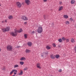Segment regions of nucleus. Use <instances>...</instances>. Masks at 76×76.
<instances>
[{
	"instance_id": "1",
	"label": "nucleus",
	"mask_w": 76,
	"mask_h": 76,
	"mask_svg": "<svg viewBox=\"0 0 76 76\" xmlns=\"http://www.w3.org/2000/svg\"><path fill=\"white\" fill-rule=\"evenodd\" d=\"M15 32H11L10 33V34L12 36V37H16V36H17L18 35V33L15 29H14Z\"/></svg>"
},
{
	"instance_id": "2",
	"label": "nucleus",
	"mask_w": 76,
	"mask_h": 76,
	"mask_svg": "<svg viewBox=\"0 0 76 76\" xmlns=\"http://www.w3.org/2000/svg\"><path fill=\"white\" fill-rule=\"evenodd\" d=\"M10 27H6V28H3L1 29V30L3 31L4 32H6L7 31H9L10 30Z\"/></svg>"
},
{
	"instance_id": "3",
	"label": "nucleus",
	"mask_w": 76,
	"mask_h": 76,
	"mask_svg": "<svg viewBox=\"0 0 76 76\" xmlns=\"http://www.w3.org/2000/svg\"><path fill=\"white\" fill-rule=\"evenodd\" d=\"M43 31V29H42V27H39L37 30V32L38 33L41 34L42 33V32Z\"/></svg>"
},
{
	"instance_id": "4",
	"label": "nucleus",
	"mask_w": 76,
	"mask_h": 76,
	"mask_svg": "<svg viewBox=\"0 0 76 76\" xmlns=\"http://www.w3.org/2000/svg\"><path fill=\"white\" fill-rule=\"evenodd\" d=\"M13 48V47L11 45H9L7 46V49L8 51H11L12 50V48Z\"/></svg>"
},
{
	"instance_id": "5",
	"label": "nucleus",
	"mask_w": 76,
	"mask_h": 76,
	"mask_svg": "<svg viewBox=\"0 0 76 76\" xmlns=\"http://www.w3.org/2000/svg\"><path fill=\"white\" fill-rule=\"evenodd\" d=\"M22 19L24 20H28V17L25 16H23L21 17Z\"/></svg>"
},
{
	"instance_id": "6",
	"label": "nucleus",
	"mask_w": 76,
	"mask_h": 76,
	"mask_svg": "<svg viewBox=\"0 0 76 76\" xmlns=\"http://www.w3.org/2000/svg\"><path fill=\"white\" fill-rule=\"evenodd\" d=\"M25 3L27 5H29L31 4V1L30 0H25Z\"/></svg>"
},
{
	"instance_id": "7",
	"label": "nucleus",
	"mask_w": 76,
	"mask_h": 76,
	"mask_svg": "<svg viewBox=\"0 0 76 76\" xmlns=\"http://www.w3.org/2000/svg\"><path fill=\"white\" fill-rule=\"evenodd\" d=\"M16 4L18 7L20 8L21 6H22V4L20 3V2H17L16 3Z\"/></svg>"
},
{
	"instance_id": "8",
	"label": "nucleus",
	"mask_w": 76,
	"mask_h": 76,
	"mask_svg": "<svg viewBox=\"0 0 76 76\" xmlns=\"http://www.w3.org/2000/svg\"><path fill=\"white\" fill-rule=\"evenodd\" d=\"M15 30L17 32V33H20V32H22V31H23V30H22V29L20 28L19 30H18L16 29H15Z\"/></svg>"
},
{
	"instance_id": "9",
	"label": "nucleus",
	"mask_w": 76,
	"mask_h": 76,
	"mask_svg": "<svg viewBox=\"0 0 76 76\" xmlns=\"http://www.w3.org/2000/svg\"><path fill=\"white\" fill-rule=\"evenodd\" d=\"M25 53H26L27 54L28 53H30L31 52V50L29 49H26L25 50Z\"/></svg>"
},
{
	"instance_id": "10",
	"label": "nucleus",
	"mask_w": 76,
	"mask_h": 76,
	"mask_svg": "<svg viewBox=\"0 0 76 76\" xmlns=\"http://www.w3.org/2000/svg\"><path fill=\"white\" fill-rule=\"evenodd\" d=\"M18 71L17 70H16V69H13L12 71L10 72V75H12V74H13V72H17Z\"/></svg>"
},
{
	"instance_id": "11",
	"label": "nucleus",
	"mask_w": 76,
	"mask_h": 76,
	"mask_svg": "<svg viewBox=\"0 0 76 76\" xmlns=\"http://www.w3.org/2000/svg\"><path fill=\"white\" fill-rule=\"evenodd\" d=\"M27 45L29 47H31L32 45V43L30 42H29L27 43Z\"/></svg>"
},
{
	"instance_id": "12",
	"label": "nucleus",
	"mask_w": 76,
	"mask_h": 76,
	"mask_svg": "<svg viewBox=\"0 0 76 76\" xmlns=\"http://www.w3.org/2000/svg\"><path fill=\"white\" fill-rule=\"evenodd\" d=\"M41 64L39 63H37V67L39 69H41V67L40 66Z\"/></svg>"
},
{
	"instance_id": "13",
	"label": "nucleus",
	"mask_w": 76,
	"mask_h": 76,
	"mask_svg": "<svg viewBox=\"0 0 76 76\" xmlns=\"http://www.w3.org/2000/svg\"><path fill=\"white\" fill-rule=\"evenodd\" d=\"M18 75L19 76L22 75H23V71L22 70H20V73H18Z\"/></svg>"
},
{
	"instance_id": "14",
	"label": "nucleus",
	"mask_w": 76,
	"mask_h": 76,
	"mask_svg": "<svg viewBox=\"0 0 76 76\" xmlns=\"http://www.w3.org/2000/svg\"><path fill=\"white\" fill-rule=\"evenodd\" d=\"M50 58L52 59H54L56 58V56L53 55H51L50 56Z\"/></svg>"
},
{
	"instance_id": "15",
	"label": "nucleus",
	"mask_w": 76,
	"mask_h": 76,
	"mask_svg": "<svg viewBox=\"0 0 76 76\" xmlns=\"http://www.w3.org/2000/svg\"><path fill=\"white\" fill-rule=\"evenodd\" d=\"M63 17L65 19H67L69 18V16L66 15H64L63 16Z\"/></svg>"
},
{
	"instance_id": "16",
	"label": "nucleus",
	"mask_w": 76,
	"mask_h": 76,
	"mask_svg": "<svg viewBox=\"0 0 76 76\" xmlns=\"http://www.w3.org/2000/svg\"><path fill=\"white\" fill-rule=\"evenodd\" d=\"M63 6L59 7L58 11H61V10H63Z\"/></svg>"
},
{
	"instance_id": "17",
	"label": "nucleus",
	"mask_w": 76,
	"mask_h": 76,
	"mask_svg": "<svg viewBox=\"0 0 76 76\" xmlns=\"http://www.w3.org/2000/svg\"><path fill=\"white\" fill-rule=\"evenodd\" d=\"M20 60L21 61H23V60L25 61V60H26V58L25 57H22L20 59Z\"/></svg>"
},
{
	"instance_id": "18",
	"label": "nucleus",
	"mask_w": 76,
	"mask_h": 76,
	"mask_svg": "<svg viewBox=\"0 0 76 76\" xmlns=\"http://www.w3.org/2000/svg\"><path fill=\"white\" fill-rule=\"evenodd\" d=\"M75 3V0H71V3L72 4H74Z\"/></svg>"
},
{
	"instance_id": "19",
	"label": "nucleus",
	"mask_w": 76,
	"mask_h": 76,
	"mask_svg": "<svg viewBox=\"0 0 76 76\" xmlns=\"http://www.w3.org/2000/svg\"><path fill=\"white\" fill-rule=\"evenodd\" d=\"M71 42L72 43H74V42H75V40L74 39H73V38H72L71 39Z\"/></svg>"
},
{
	"instance_id": "20",
	"label": "nucleus",
	"mask_w": 76,
	"mask_h": 76,
	"mask_svg": "<svg viewBox=\"0 0 76 76\" xmlns=\"http://www.w3.org/2000/svg\"><path fill=\"white\" fill-rule=\"evenodd\" d=\"M8 18L9 19H12L13 17L12 15H10L8 17Z\"/></svg>"
},
{
	"instance_id": "21",
	"label": "nucleus",
	"mask_w": 76,
	"mask_h": 76,
	"mask_svg": "<svg viewBox=\"0 0 76 76\" xmlns=\"http://www.w3.org/2000/svg\"><path fill=\"white\" fill-rule=\"evenodd\" d=\"M55 57H56V58H59V57H60V56L58 55H56L55 56Z\"/></svg>"
},
{
	"instance_id": "22",
	"label": "nucleus",
	"mask_w": 76,
	"mask_h": 76,
	"mask_svg": "<svg viewBox=\"0 0 76 76\" xmlns=\"http://www.w3.org/2000/svg\"><path fill=\"white\" fill-rule=\"evenodd\" d=\"M58 41L59 42H62V39H58Z\"/></svg>"
},
{
	"instance_id": "23",
	"label": "nucleus",
	"mask_w": 76,
	"mask_h": 76,
	"mask_svg": "<svg viewBox=\"0 0 76 76\" xmlns=\"http://www.w3.org/2000/svg\"><path fill=\"white\" fill-rule=\"evenodd\" d=\"M65 23L66 25H69V23H70L69 22V21H66L65 22Z\"/></svg>"
},
{
	"instance_id": "24",
	"label": "nucleus",
	"mask_w": 76,
	"mask_h": 76,
	"mask_svg": "<svg viewBox=\"0 0 76 76\" xmlns=\"http://www.w3.org/2000/svg\"><path fill=\"white\" fill-rule=\"evenodd\" d=\"M20 64H21V65H23L24 64V62L23 61H20Z\"/></svg>"
},
{
	"instance_id": "25",
	"label": "nucleus",
	"mask_w": 76,
	"mask_h": 76,
	"mask_svg": "<svg viewBox=\"0 0 76 76\" xmlns=\"http://www.w3.org/2000/svg\"><path fill=\"white\" fill-rule=\"evenodd\" d=\"M46 48L48 50H50V49L51 48H50L49 46H48L46 47Z\"/></svg>"
},
{
	"instance_id": "26",
	"label": "nucleus",
	"mask_w": 76,
	"mask_h": 76,
	"mask_svg": "<svg viewBox=\"0 0 76 76\" xmlns=\"http://www.w3.org/2000/svg\"><path fill=\"white\" fill-rule=\"evenodd\" d=\"M19 67V65L17 64H15L14 65V68H16V67Z\"/></svg>"
},
{
	"instance_id": "27",
	"label": "nucleus",
	"mask_w": 76,
	"mask_h": 76,
	"mask_svg": "<svg viewBox=\"0 0 76 76\" xmlns=\"http://www.w3.org/2000/svg\"><path fill=\"white\" fill-rule=\"evenodd\" d=\"M53 46L54 47H56V44L54 43H53Z\"/></svg>"
},
{
	"instance_id": "28",
	"label": "nucleus",
	"mask_w": 76,
	"mask_h": 76,
	"mask_svg": "<svg viewBox=\"0 0 76 76\" xmlns=\"http://www.w3.org/2000/svg\"><path fill=\"white\" fill-rule=\"evenodd\" d=\"M45 56V55L44 54V53H43L42 54L41 56L42 57H43Z\"/></svg>"
},
{
	"instance_id": "29",
	"label": "nucleus",
	"mask_w": 76,
	"mask_h": 76,
	"mask_svg": "<svg viewBox=\"0 0 76 76\" xmlns=\"http://www.w3.org/2000/svg\"><path fill=\"white\" fill-rule=\"evenodd\" d=\"M24 37L25 38H27V34H24Z\"/></svg>"
},
{
	"instance_id": "30",
	"label": "nucleus",
	"mask_w": 76,
	"mask_h": 76,
	"mask_svg": "<svg viewBox=\"0 0 76 76\" xmlns=\"http://www.w3.org/2000/svg\"><path fill=\"white\" fill-rule=\"evenodd\" d=\"M62 39L63 41H64V40H66V38H65L64 37H62Z\"/></svg>"
},
{
	"instance_id": "31",
	"label": "nucleus",
	"mask_w": 76,
	"mask_h": 76,
	"mask_svg": "<svg viewBox=\"0 0 76 76\" xmlns=\"http://www.w3.org/2000/svg\"><path fill=\"white\" fill-rule=\"evenodd\" d=\"M44 54H45V56H46L48 55V53H44Z\"/></svg>"
},
{
	"instance_id": "32",
	"label": "nucleus",
	"mask_w": 76,
	"mask_h": 76,
	"mask_svg": "<svg viewBox=\"0 0 76 76\" xmlns=\"http://www.w3.org/2000/svg\"><path fill=\"white\" fill-rule=\"evenodd\" d=\"M66 42H69V39H66Z\"/></svg>"
},
{
	"instance_id": "33",
	"label": "nucleus",
	"mask_w": 76,
	"mask_h": 76,
	"mask_svg": "<svg viewBox=\"0 0 76 76\" xmlns=\"http://www.w3.org/2000/svg\"><path fill=\"white\" fill-rule=\"evenodd\" d=\"M62 71V69H59L58 70L59 72H61Z\"/></svg>"
},
{
	"instance_id": "34",
	"label": "nucleus",
	"mask_w": 76,
	"mask_h": 76,
	"mask_svg": "<svg viewBox=\"0 0 76 76\" xmlns=\"http://www.w3.org/2000/svg\"><path fill=\"white\" fill-rule=\"evenodd\" d=\"M74 50L75 51V52L76 53V46L74 47Z\"/></svg>"
},
{
	"instance_id": "35",
	"label": "nucleus",
	"mask_w": 76,
	"mask_h": 76,
	"mask_svg": "<svg viewBox=\"0 0 76 76\" xmlns=\"http://www.w3.org/2000/svg\"><path fill=\"white\" fill-rule=\"evenodd\" d=\"M32 34H35V31H32Z\"/></svg>"
},
{
	"instance_id": "36",
	"label": "nucleus",
	"mask_w": 76,
	"mask_h": 76,
	"mask_svg": "<svg viewBox=\"0 0 76 76\" xmlns=\"http://www.w3.org/2000/svg\"><path fill=\"white\" fill-rule=\"evenodd\" d=\"M69 19L71 20V21H73V18H71Z\"/></svg>"
},
{
	"instance_id": "37",
	"label": "nucleus",
	"mask_w": 76,
	"mask_h": 76,
	"mask_svg": "<svg viewBox=\"0 0 76 76\" xmlns=\"http://www.w3.org/2000/svg\"><path fill=\"white\" fill-rule=\"evenodd\" d=\"M59 48H61V46L60 45H58V48H59Z\"/></svg>"
},
{
	"instance_id": "38",
	"label": "nucleus",
	"mask_w": 76,
	"mask_h": 76,
	"mask_svg": "<svg viewBox=\"0 0 76 76\" xmlns=\"http://www.w3.org/2000/svg\"><path fill=\"white\" fill-rule=\"evenodd\" d=\"M59 4H62V2H61V1H60V2H59Z\"/></svg>"
},
{
	"instance_id": "39",
	"label": "nucleus",
	"mask_w": 76,
	"mask_h": 76,
	"mask_svg": "<svg viewBox=\"0 0 76 76\" xmlns=\"http://www.w3.org/2000/svg\"><path fill=\"white\" fill-rule=\"evenodd\" d=\"M20 47L19 46H18L17 47H15V48H20Z\"/></svg>"
},
{
	"instance_id": "40",
	"label": "nucleus",
	"mask_w": 76,
	"mask_h": 76,
	"mask_svg": "<svg viewBox=\"0 0 76 76\" xmlns=\"http://www.w3.org/2000/svg\"><path fill=\"white\" fill-rule=\"evenodd\" d=\"M28 69V68H26L24 69V70H26Z\"/></svg>"
},
{
	"instance_id": "41",
	"label": "nucleus",
	"mask_w": 76,
	"mask_h": 76,
	"mask_svg": "<svg viewBox=\"0 0 76 76\" xmlns=\"http://www.w3.org/2000/svg\"><path fill=\"white\" fill-rule=\"evenodd\" d=\"M2 70H6V68L5 67H4L3 69H2Z\"/></svg>"
},
{
	"instance_id": "42",
	"label": "nucleus",
	"mask_w": 76,
	"mask_h": 76,
	"mask_svg": "<svg viewBox=\"0 0 76 76\" xmlns=\"http://www.w3.org/2000/svg\"><path fill=\"white\" fill-rule=\"evenodd\" d=\"M43 1L44 2H47V0H43Z\"/></svg>"
},
{
	"instance_id": "43",
	"label": "nucleus",
	"mask_w": 76,
	"mask_h": 76,
	"mask_svg": "<svg viewBox=\"0 0 76 76\" xmlns=\"http://www.w3.org/2000/svg\"><path fill=\"white\" fill-rule=\"evenodd\" d=\"M26 23H27L26 22H25L24 23V25H26Z\"/></svg>"
},
{
	"instance_id": "44",
	"label": "nucleus",
	"mask_w": 76,
	"mask_h": 76,
	"mask_svg": "<svg viewBox=\"0 0 76 76\" xmlns=\"http://www.w3.org/2000/svg\"><path fill=\"white\" fill-rule=\"evenodd\" d=\"M14 73V75H16V74H17V72H15Z\"/></svg>"
},
{
	"instance_id": "45",
	"label": "nucleus",
	"mask_w": 76,
	"mask_h": 76,
	"mask_svg": "<svg viewBox=\"0 0 76 76\" xmlns=\"http://www.w3.org/2000/svg\"><path fill=\"white\" fill-rule=\"evenodd\" d=\"M4 22H6V23L7 22V20H5Z\"/></svg>"
},
{
	"instance_id": "46",
	"label": "nucleus",
	"mask_w": 76,
	"mask_h": 76,
	"mask_svg": "<svg viewBox=\"0 0 76 76\" xmlns=\"http://www.w3.org/2000/svg\"><path fill=\"white\" fill-rule=\"evenodd\" d=\"M1 51V48H0V52Z\"/></svg>"
},
{
	"instance_id": "47",
	"label": "nucleus",
	"mask_w": 76,
	"mask_h": 76,
	"mask_svg": "<svg viewBox=\"0 0 76 76\" xmlns=\"http://www.w3.org/2000/svg\"><path fill=\"white\" fill-rule=\"evenodd\" d=\"M2 23H3V22H4V21H2Z\"/></svg>"
},
{
	"instance_id": "48",
	"label": "nucleus",
	"mask_w": 76,
	"mask_h": 76,
	"mask_svg": "<svg viewBox=\"0 0 76 76\" xmlns=\"http://www.w3.org/2000/svg\"><path fill=\"white\" fill-rule=\"evenodd\" d=\"M75 28H76V24L75 25Z\"/></svg>"
},
{
	"instance_id": "49",
	"label": "nucleus",
	"mask_w": 76,
	"mask_h": 76,
	"mask_svg": "<svg viewBox=\"0 0 76 76\" xmlns=\"http://www.w3.org/2000/svg\"><path fill=\"white\" fill-rule=\"evenodd\" d=\"M44 18H45V15H44Z\"/></svg>"
},
{
	"instance_id": "50",
	"label": "nucleus",
	"mask_w": 76,
	"mask_h": 76,
	"mask_svg": "<svg viewBox=\"0 0 76 76\" xmlns=\"http://www.w3.org/2000/svg\"><path fill=\"white\" fill-rule=\"evenodd\" d=\"M15 76V75H13V76Z\"/></svg>"
},
{
	"instance_id": "51",
	"label": "nucleus",
	"mask_w": 76,
	"mask_h": 76,
	"mask_svg": "<svg viewBox=\"0 0 76 76\" xmlns=\"http://www.w3.org/2000/svg\"><path fill=\"white\" fill-rule=\"evenodd\" d=\"M0 6H1V4H0Z\"/></svg>"
}]
</instances>
